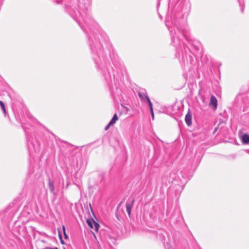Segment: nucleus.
Returning a JSON list of instances; mask_svg holds the SVG:
<instances>
[{
	"instance_id": "nucleus-1",
	"label": "nucleus",
	"mask_w": 249,
	"mask_h": 249,
	"mask_svg": "<svg viewBox=\"0 0 249 249\" xmlns=\"http://www.w3.org/2000/svg\"><path fill=\"white\" fill-rule=\"evenodd\" d=\"M76 0L77 8L73 4L74 1H71L65 4V10L87 35L92 58L97 71L107 84L114 96L113 84L118 90V79L110 61L116 69L121 67L123 62L108 41L107 35L101 32L99 26L91 17L90 12L91 0Z\"/></svg>"
},
{
	"instance_id": "nucleus-2",
	"label": "nucleus",
	"mask_w": 249,
	"mask_h": 249,
	"mask_svg": "<svg viewBox=\"0 0 249 249\" xmlns=\"http://www.w3.org/2000/svg\"><path fill=\"white\" fill-rule=\"evenodd\" d=\"M171 38V44L176 48V56L182 67L191 69L196 62L194 52L199 50L201 43L190 39L185 34L184 28L178 20L172 18L171 22L166 21Z\"/></svg>"
},
{
	"instance_id": "nucleus-3",
	"label": "nucleus",
	"mask_w": 249,
	"mask_h": 249,
	"mask_svg": "<svg viewBox=\"0 0 249 249\" xmlns=\"http://www.w3.org/2000/svg\"><path fill=\"white\" fill-rule=\"evenodd\" d=\"M22 127L25 133L26 138L27 146L30 153H32L33 151L37 152L39 151V144L37 141L35 139L34 140L33 138H31L28 134V132L26 130V126L22 124Z\"/></svg>"
},
{
	"instance_id": "nucleus-4",
	"label": "nucleus",
	"mask_w": 249,
	"mask_h": 249,
	"mask_svg": "<svg viewBox=\"0 0 249 249\" xmlns=\"http://www.w3.org/2000/svg\"><path fill=\"white\" fill-rule=\"evenodd\" d=\"M138 96L142 102H147L148 106H151L152 104L150 101V98L147 95L146 92L145 91H139L138 93Z\"/></svg>"
},
{
	"instance_id": "nucleus-5",
	"label": "nucleus",
	"mask_w": 249,
	"mask_h": 249,
	"mask_svg": "<svg viewBox=\"0 0 249 249\" xmlns=\"http://www.w3.org/2000/svg\"><path fill=\"white\" fill-rule=\"evenodd\" d=\"M135 202L134 198L130 199L129 198L126 203V212L129 215H131V209Z\"/></svg>"
},
{
	"instance_id": "nucleus-6",
	"label": "nucleus",
	"mask_w": 249,
	"mask_h": 249,
	"mask_svg": "<svg viewBox=\"0 0 249 249\" xmlns=\"http://www.w3.org/2000/svg\"><path fill=\"white\" fill-rule=\"evenodd\" d=\"M209 106L214 110H215L217 108V100L216 98L213 95H212L211 97Z\"/></svg>"
},
{
	"instance_id": "nucleus-7",
	"label": "nucleus",
	"mask_w": 249,
	"mask_h": 249,
	"mask_svg": "<svg viewBox=\"0 0 249 249\" xmlns=\"http://www.w3.org/2000/svg\"><path fill=\"white\" fill-rule=\"evenodd\" d=\"M192 114L190 111H189L186 114L185 118V122L188 126H190L192 124Z\"/></svg>"
},
{
	"instance_id": "nucleus-8",
	"label": "nucleus",
	"mask_w": 249,
	"mask_h": 249,
	"mask_svg": "<svg viewBox=\"0 0 249 249\" xmlns=\"http://www.w3.org/2000/svg\"><path fill=\"white\" fill-rule=\"evenodd\" d=\"M48 187L50 192L53 195H55L54 182L50 179L49 180Z\"/></svg>"
},
{
	"instance_id": "nucleus-9",
	"label": "nucleus",
	"mask_w": 249,
	"mask_h": 249,
	"mask_svg": "<svg viewBox=\"0 0 249 249\" xmlns=\"http://www.w3.org/2000/svg\"><path fill=\"white\" fill-rule=\"evenodd\" d=\"M242 142L244 144H247L249 142V135L244 134L241 137Z\"/></svg>"
},
{
	"instance_id": "nucleus-10",
	"label": "nucleus",
	"mask_w": 249,
	"mask_h": 249,
	"mask_svg": "<svg viewBox=\"0 0 249 249\" xmlns=\"http://www.w3.org/2000/svg\"><path fill=\"white\" fill-rule=\"evenodd\" d=\"M118 117L116 113L114 114L111 120L110 121L109 123H110V125H113L116 123V121L118 120Z\"/></svg>"
},
{
	"instance_id": "nucleus-11",
	"label": "nucleus",
	"mask_w": 249,
	"mask_h": 249,
	"mask_svg": "<svg viewBox=\"0 0 249 249\" xmlns=\"http://www.w3.org/2000/svg\"><path fill=\"white\" fill-rule=\"evenodd\" d=\"M0 106L3 111L4 115L5 116L6 114V111L5 107V105L4 103L1 101H0Z\"/></svg>"
},
{
	"instance_id": "nucleus-12",
	"label": "nucleus",
	"mask_w": 249,
	"mask_h": 249,
	"mask_svg": "<svg viewBox=\"0 0 249 249\" xmlns=\"http://www.w3.org/2000/svg\"><path fill=\"white\" fill-rule=\"evenodd\" d=\"M93 221H94L93 219H88L87 220V223L88 225V226L90 228H92V229H93Z\"/></svg>"
},
{
	"instance_id": "nucleus-13",
	"label": "nucleus",
	"mask_w": 249,
	"mask_h": 249,
	"mask_svg": "<svg viewBox=\"0 0 249 249\" xmlns=\"http://www.w3.org/2000/svg\"><path fill=\"white\" fill-rule=\"evenodd\" d=\"M93 222H94L93 224V228H94V230L95 231H97L98 230L100 227V225L97 222H96L95 221H93Z\"/></svg>"
},
{
	"instance_id": "nucleus-14",
	"label": "nucleus",
	"mask_w": 249,
	"mask_h": 249,
	"mask_svg": "<svg viewBox=\"0 0 249 249\" xmlns=\"http://www.w3.org/2000/svg\"><path fill=\"white\" fill-rule=\"evenodd\" d=\"M62 230H63V234H64L65 238L66 239H68V235L67 234V233L66 232V228H65V227L64 225L62 226Z\"/></svg>"
},
{
	"instance_id": "nucleus-15",
	"label": "nucleus",
	"mask_w": 249,
	"mask_h": 249,
	"mask_svg": "<svg viewBox=\"0 0 249 249\" xmlns=\"http://www.w3.org/2000/svg\"><path fill=\"white\" fill-rule=\"evenodd\" d=\"M150 107V110L152 116V119L154 120V111H153V106L152 104H151V106H149Z\"/></svg>"
},
{
	"instance_id": "nucleus-16",
	"label": "nucleus",
	"mask_w": 249,
	"mask_h": 249,
	"mask_svg": "<svg viewBox=\"0 0 249 249\" xmlns=\"http://www.w3.org/2000/svg\"><path fill=\"white\" fill-rule=\"evenodd\" d=\"M238 0L239 1V5H240V8H241V12L243 13L244 9V3L243 4H242L241 0Z\"/></svg>"
},
{
	"instance_id": "nucleus-17",
	"label": "nucleus",
	"mask_w": 249,
	"mask_h": 249,
	"mask_svg": "<svg viewBox=\"0 0 249 249\" xmlns=\"http://www.w3.org/2000/svg\"><path fill=\"white\" fill-rule=\"evenodd\" d=\"M58 233H59V238L60 239V242L62 244L64 245L65 244V242L64 241H63V240L62 239V235L60 233V231H58Z\"/></svg>"
},
{
	"instance_id": "nucleus-18",
	"label": "nucleus",
	"mask_w": 249,
	"mask_h": 249,
	"mask_svg": "<svg viewBox=\"0 0 249 249\" xmlns=\"http://www.w3.org/2000/svg\"><path fill=\"white\" fill-rule=\"evenodd\" d=\"M53 2L56 4L59 5L61 4L62 3V0H53Z\"/></svg>"
},
{
	"instance_id": "nucleus-19",
	"label": "nucleus",
	"mask_w": 249,
	"mask_h": 249,
	"mask_svg": "<svg viewBox=\"0 0 249 249\" xmlns=\"http://www.w3.org/2000/svg\"><path fill=\"white\" fill-rule=\"evenodd\" d=\"M3 215H4V213H3V212H0V221L2 223H3V221L2 219V217H3Z\"/></svg>"
},
{
	"instance_id": "nucleus-20",
	"label": "nucleus",
	"mask_w": 249,
	"mask_h": 249,
	"mask_svg": "<svg viewBox=\"0 0 249 249\" xmlns=\"http://www.w3.org/2000/svg\"><path fill=\"white\" fill-rule=\"evenodd\" d=\"M111 125H110V123H109L105 127V130H107Z\"/></svg>"
},
{
	"instance_id": "nucleus-21",
	"label": "nucleus",
	"mask_w": 249,
	"mask_h": 249,
	"mask_svg": "<svg viewBox=\"0 0 249 249\" xmlns=\"http://www.w3.org/2000/svg\"><path fill=\"white\" fill-rule=\"evenodd\" d=\"M14 205V202H13L9 205L8 208H11L13 207Z\"/></svg>"
},
{
	"instance_id": "nucleus-22",
	"label": "nucleus",
	"mask_w": 249,
	"mask_h": 249,
	"mask_svg": "<svg viewBox=\"0 0 249 249\" xmlns=\"http://www.w3.org/2000/svg\"><path fill=\"white\" fill-rule=\"evenodd\" d=\"M217 127H215V128H214V129L213 130V134H214V133H215L217 131Z\"/></svg>"
},
{
	"instance_id": "nucleus-23",
	"label": "nucleus",
	"mask_w": 249,
	"mask_h": 249,
	"mask_svg": "<svg viewBox=\"0 0 249 249\" xmlns=\"http://www.w3.org/2000/svg\"><path fill=\"white\" fill-rule=\"evenodd\" d=\"M50 249H58L57 247L50 248Z\"/></svg>"
},
{
	"instance_id": "nucleus-24",
	"label": "nucleus",
	"mask_w": 249,
	"mask_h": 249,
	"mask_svg": "<svg viewBox=\"0 0 249 249\" xmlns=\"http://www.w3.org/2000/svg\"><path fill=\"white\" fill-rule=\"evenodd\" d=\"M125 108L126 109L127 111H128L129 110V109L126 107H125Z\"/></svg>"
}]
</instances>
